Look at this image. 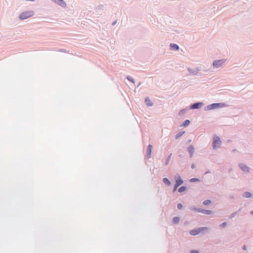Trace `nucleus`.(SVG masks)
I'll return each mask as SVG.
<instances>
[{"mask_svg":"<svg viewBox=\"0 0 253 253\" xmlns=\"http://www.w3.org/2000/svg\"><path fill=\"white\" fill-rule=\"evenodd\" d=\"M208 230V228L206 227H200L197 229H193L191 230L189 233L192 236L197 235L202 232H203L204 231H207Z\"/></svg>","mask_w":253,"mask_h":253,"instance_id":"obj_1","label":"nucleus"},{"mask_svg":"<svg viewBox=\"0 0 253 253\" xmlns=\"http://www.w3.org/2000/svg\"><path fill=\"white\" fill-rule=\"evenodd\" d=\"M34 12L31 10L27 11L22 12L20 15L19 18L21 20L26 19L29 17H31L34 15Z\"/></svg>","mask_w":253,"mask_h":253,"instance_id":"obj_2","label":"nucleus"},{"mask_svg":"<svg viewBox=\"0 0 253 253\" xmlns=\"http://www.w3.org/2000/svg\"><path fill=\"white\" fill-rule=\"evenodd\" d=\"M221 143L220 139L218 136H215L213 137V149H216L219 147Z\"/></svg>","mask_w":253,"mask_h":253,"instance_id":"obj_3","label":"nucleus"},{"mask_svg":"<svg viewBox=\"0 0 253 253\" xmlns=\"http://www.w3.org/2000/svg\"><path fill=\"white\" fill-rule=\"evenodd\" d=\"M224 62L223 60L215 61L213 63V66L215 68H219L221 66Z\"/></svg>","mask_w":253,"mask_h":253,"instance_id":"obj_4","label":"nucleus"},{"mask_svg":"<svg viewBox=\"0 0 253 253\" xmlns=\"http://www.w3.org/2000/svg\"><path fill=\"white\" fill-rule=\"evenodd\" d=\"M183 180L181 179L180 175H177L175 177V185L179 186L183 183Z\"/></svg>","mask_w":253,"mask_h":253,"instance_id":"obj_5","label":"nucleus"},{"mask_svg":"<svg viewBox=\"0 0 253 253\" xmlns=\"http://www.w3.org/2000/svg\"><path fill=\"white\" fill-rule=\"evenodd\" d=\"M224 106V105L222 103H213L210 106V109H215L217 107H222Z\"/></svg>","mask_w":253,"mask_h":253,"instance_id":"obj_6","label":"nucleus"},{"mask_svg":"<svg viewBox=\"0 0 253 253\" xmlns=\"http://www.w3.org/2000/svg\"><path fill=\"white\" fill-rule=\"evenodd\" d=\"M201 105H202V103H194L191 106L190 108L192 109L199 108V107H201Z\"/></svg>","mask_w":253,"mask_h":253,"instance_id":"obj_7","label":"nucleus"},{"mask_svg":"<svg viewBox=\"0 0 253 253\" xmlns=\"http://www.w3.org/2000/svg\"><path fill=\"white\" fill-rule=\"evenodd\" d=\"M152 149V145L149 144L148 145L147 151V156L148 157H150L151 156Z\"/></svg>","mask_w":253,"mask_h":253,"instance_id":"obj_8","label":"nucleus"},{"mask_svg":"<svg viewBox=\"0 0 253 253\" xmlns=\"http://www.w3.org/2000/svg\"><path fill=\"white\" fill-rule=\"evenodd\" d=\"M240 168L244 171H249V168L247 167L246 166L243 165V164H241L240 165Z\"/></svg>","mask_w":253,"mask_h":253,"instance_id":"obj_9","label":"nucleus"},{"mask_svg":"<svg viewBox=\"0 0 253 253\" xmlns=\"http://www.w3.org/2000/svg\"><path fill=\"white\" fill-rule=\"evenodd\" d=\"M145 102L148 106H151L153 105L152 101L148 98L145 99Z\"/></svg>","mask_w":253,"mask_h":253,"instance_id":"obj_10","label":"nucleus"},{"mask_svg":"<svg viewBox=\"0 0 253 253\" xmlns=\"http://www.w3.org/2000/svg\"><path fill=\"white\" fill-rule=\"evenodd\" d=\"M198 211L199 212H201L205 213L206 214H211V211H210V210H199Z\"/></svg>","mask_w":253,"mask_h":253,"instance_id":"obj_11","label":"nucleus"},{"mask_svg":"<svg viewBox=\"0 0 253 253\" xmlns=\"http://www.w3.org/2000/svg\"><path fill=\"white\" fill-rule=\"evenodd\" d=\"M180 221V218L178 217H174L172 219L174 224H177Z\"/></svg>","mask_w":253,"mask_h":253,"instance_id":"obj_12","label":"nucleus"},{"mask_svg":"<svg viewBox=\"0 0 253 253\" xmlns=\"http://www.w3.org/2000/svg\"><path fill=\"white\" fill-rule=\"evenodd\" d=\"M188 152L191 154V156H192V155L194 151V148L193 146H190L188 148Z\"/></svg>","mask_w":253,"mask_h":253,"instance_id":"obj_13","label":"nucleus"},{"mask_svg":"<svg viewBox=\"0 0 253 253\" xmlns=\"http://www.w3.org/2000/svg\"><path fill=\"white\" fill-rule=\"evenodd\" d=\"M170 47L174 50H177L179 49V46L176 44H171Z\"/></svg>","mask_w":253,"mask_h":253,"instance_id":"obj_14","label":"nucleus"},{"mask_svg":"<svg viewBox=\"0 0 253 253\" xmlns=\"http://www.w3.org/2000/svg\"><path fill=\"white\" fill-rule=\"evenodd\" d=\"M163 180L164 183H165L166 184H167L168 185H170V182L169 181V180L167 178H164Z\"/></svg>","mask_w":253,"mask_h":253,"instance_id":"obj_15","label":"nucleus"},{"mask_svg":"<svg viewBox=\"0 0 253 253\" xmlns=\"http://www.w3.org/2000/svg\"><path fill=\"white\" fill-rule=\"evenodd\" d=\"M251 196V193L248 192H245L243 195V196L245 198H250Z\"/></svg>","mask_w":253,"mask_h":253,"instance_id":"obj_16","label":"nucleus"},{"mask_svg":"<svg viewBox=\"0 0 253 253\" xmlns=\"http://www.w3.org/2000/svg\"><path fill=\"white\" fill-rule=\"evenodd\" d=\"M186 190V187L185 186H181L178 189V191L179 192L181 193Z\"/></svg>","mask_w":253,"mask_h":253,"instance_id":"obj_17","label":"nucleus"},{"mask_svg":"<svg viewBox=\"0 0 253 253\" xmlns=\"http://www.w3.org/2000/svg\"><path fill=\"white\" fill-rule=\"evenodd\" d=\"M189 124H190V121L189 120H187L184 121V122L183 123V124L182 125V126H186L188 125H189Z\"/></svg>","mask_w":253,"mask_h":253,"instance_id":"obj_18","label":"nucleus"},{"mask_svg":"<svg viewBox=\"0 0 253 253\" xmlns=\"http://www.w3.org/2000/svg\"><path fill=\"white\" fill-rule=\"evenodd\" d=\"M211 203V201L209 200H206L203 202V204L205 205H208L210 204Z\"/></svg>","mask_w":253,"mask_h":253,"instance_id":"obj_19","label":"nucleus"},{"mask_svg":"<svg viewBox=\"0 0 253 253\" xmlns=\"http://www.w3.org/2000/svg\"><path fill=\"white\" fill-rule=\"evenodd\" d=\"M171 155H172V154H170L169 155V156L168 157V159H167V161H166V165H168V164L169 163V161H170V158H171Z\"/></svg>","mask_w":253,"mask_h":253,"instance_id":"obj_20","label":"nucleus"},{"mask_svg":"<svg viewBox=\"0 0 253 253\" xmlns=\"http://www.w3.org/2000/svg\"><path fill=\"white\" fill-rule=\"evenodd\" d=\"M184 133V132H180V133H179L177 134H176V136H175V138H176V139H177V138H179L180 136H181L183 135V134Z\"/></svg>","mask_w":253,"mask_h":253,"instance_id":"obj_21","label":"nucleus"},{"mask_svg":"<svg viewBox=\"0 0 253 253\" xmlns=\"http://www.w3.org/2000/svg\"><path fill=\"white\" fill-rule=\"evenodd\" d=\"M52 1L57 3L59 4H61L62 3V0H51Z\"/></svg>","mask_w":253,"mask_h":253,"instance_id":"obj_22","label":"nucleus"},{"mask_svg":"<svg viewBox=\"0 0 253 253\" xmlns=\"http://www.w3.org/2000/svg\"><path fill=\"white\" fill-rule=\"evenodd\" d=\"M198 181H199V179L198 178H193L190 180V181L191 182H194Z\"/></svg>","mask_w":253,"mask_h":253,"instance_id":"obj_23","label":"nucleus"},{"mask_svg":"<svg viewBox=\"0 0 253 253\" xmlns=\"http://www.w3.org/2000/svg\"><path fill=\"white\" fill-rule=\"evenodd\" d=\"M227 224L226 222H223L222 224L220 225V226L222 228L225 227L226 226Z\"/></svg>","mask_w":253,"mask_h":253,"instance_id":"obj_24","label":"nucleus"},{"mask_svg":"<svg viewBox=\"0 0 253 253\" xmlns=\"http://www.w3.org/2000/svg\"><path fill=\"white\" fill-rule=\"evenodd\" d=\"M127 79L129 81H130L132 82V83H134V80H133V79H132L131 77H127Z\"/></svg>","mask_w":253,"mask_h":253,"instance_id":"obj_25","label":"nucleus"},{"mask_svg":"<svg viewBox=\"0 0 253 253\" xmlns=\"http://www.w3.org/2000/svg\"><path fill=\"white\" fill-rule=\"evenodd\" d=\"M182 208V205L181 204H177V208L178 209H181Z\"/></svg>","mask_w":253,"mask_h":253,"instance_id":"obj_26","label":"nucleus"},{"mask_svg":"<svg viewBox=\"0 0 253 253\" xmlns=\"http://www.w3.org/2000/svg\"><path fill=\"white\" fill-rule=\"evenodd\" d=\"M190 253H199V252L198 251L193 250L190 252Z\"/></svg>","mask_w":253,"mask_h":253,"instance_id":"obj_27","label":"nucleus"},{"mask_svg":"<svg viewBox=\"0 0 253 253\" xmlns=\"http://www.w3.org/2000/svg\"><path fill=\"white\" fill-rule=\"evenodd\" d=\"M178 186H177L175 184L174 185V189H173V191H175L177 189V188H178Z\"/></svg>","mask_w":253,"mask_h":253,"instance_id":"obj_28","label":"nucleus"},{"mask_svg":"<svg viewBox=\"0 0 253 253\" xmlns=\"http://www.w3.org/2000/svg\"><path fill=\"white\" fill-rule=\"evenodd\" d=\"M243 250H246V246H244L243 248Z\"/></svg>","mask_w":253,"mask_h":253,"instance_id":"obj_29","label":"nucleus"},{"mask_svg":"<svg viewBox=\"0 0 253 253\" xmlns=\"http://www.w3.org/2000/svg\"><path fill=\"white\" fill-rule=\"evenodd\" d=\"M252 213L253 214V211H252Z\"/></svg>","mask_w":253,"mask_h":253,"instance_id":"obj_30","label":"nucleus"}]
</instances>
